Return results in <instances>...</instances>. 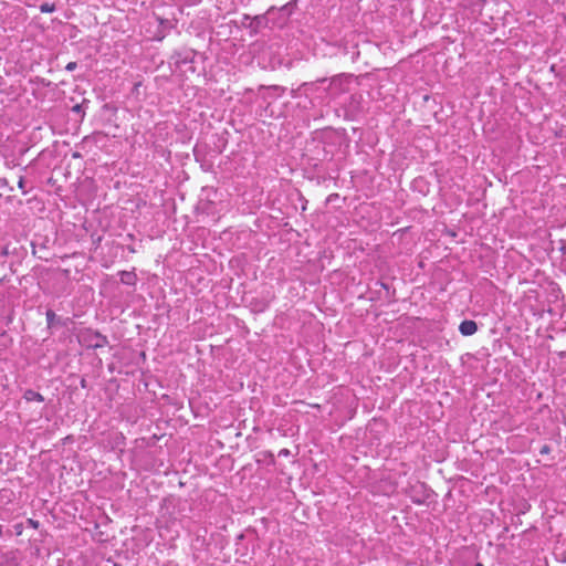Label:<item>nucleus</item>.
I'll return each mask as SVG.
<instances>
[{"mask_svg": "<svg viewBox=\"0 0 566 566\" xmlns=\"http://www.w3.org/2000/svg\"><path fill=\"white\" fill-rule=\"evenodd\" d=\"M478 329V325L474 321H463L460 326L459 331L464 336L473 335Z\"/></svg>", "mask_w": 566, "mask_h": 566, "instance_id": "nucleus-1", "label": "nucleus"}, {"mask_svg": "<svg viewBox=\"0 0 566 566\" xmlns=\"http://www.w3.org/2000/svg\"><path fill=\"white\" fill-rule=\"evenodd\" d=\"M24 398L28 400V401H38V402H42L44 401V398L43 396L40 394V392H36L34 390H27L24 392Z\"/></svg>", "mask_w": 566, "mask_h": 566, "instance_id": "nucleus-2", "label": "nucleus"}, {"mask_svg": "<svg viewBox=\"0 0 566 566\" xmlns=\"http://www.w3.org/2000/svg\"><path fill=\"white\" fill-rule=\"evenodd\" d=\"M134 276L135 275L133 273H130V272H123L120 280L125 284H132L133 280H134Z\"/></svg>", "mask_w": 566, "mask_h": 566, "instance_id": "nucleus-3", "label": "nucleus"}, {"mask_svg": "<svg viewBox=\"0 0 566 566\" xmlns=\"http://www.w3.org/2000/svg\"><path fill=\"white\" fill-rule=\"evenodd\" d=\"M40 10H41V12L49 13V12H53L55 10V7H54V4L43 3V4H41Z\"/></svg>", "mask_w": 566, "mask_h": 566, "instance_id": "nucleus-4", "label": "nucleus"}, {"mask_svg": "<svg viewBox=\"0 0 566 566\" xmlns=\"http://www.w3.org/2000/svg\"><path fill=\"white\" fill-rule=\"evenodd\" d=\"M18 186H19V188L21 189V191L23 193H27V190H25V187H24V178L23 177H20Z\"/></svg>", "mask_w": 566, "mask_h": 566, "instance_id": "nucleus-5", "label": "nucleus"}, {"mask_svg": "<svg viewBox=\"0 0 566 566\" xmlns=\"http://www.w3.org/2000/svg\"><path fill=\"white\" fill-rule=\"evenodd\" d=\"M67 71H74L76 69V63L75 62H70L66 67H65Z\"/></svg>", "mask_w": 566, "mask_h": 566, "instance_id": "nucleus-6", "label": "nucleus"}, {"mask_svg": "<svg viewBox=\"0 0 566 566\" xmlns=\"http://www.w3.org/2000/svg\"><path fill=\"white\" fill-rule=\"evenodd\" d=\"M55 314L52 311L46 312L48 321L51 322L54 318Z\"/></svg>", "mask_w": 566, "mask_h": 566, "instance_id": "nucleus-7", "label": "nucleus"}, {"mask_svg": "<svg viewBox=\"0 0 566 566\" xmlns=\"http://www.w3.org/2000/svg\"><path fill=\"white\" fill-rule=\"evenodd\" d=\"M280 454L287 455L289 454V450H286V449L281 450Z\"/></svg>", "mask_w": 566, "mask_h": 566, "instance_id": "nucleus-8", "label": "nucleus"}, {"mask_svg": "<svg viewBox=\"0 0 566 566\" xmlns=\"http://www.w3.org/2000/svg\"><path fill=\"white\" fill-rule=\"evenodd\" d=\"M542 453H547L548 452V448L547 447H544L541 451Z\"/></svg>", "mask_w": 566, "mask_h": 566, "instance_id": "nucleus-9", "label": "nucleus"}, {"mask_svg": "<svg viewBox=\"0 0 566 566\" xmlns=\"http://www.w3.org/2000/svg\"><path fill=\"white\" fill-rule=\"evenodd\" d=\"M475 566H483L481 563H478Z\"/></svg>", "mask_w": 566, "mask_h": 566, "instance_id": "nucleus-10", "label": "nucleus"}]
</instances>
